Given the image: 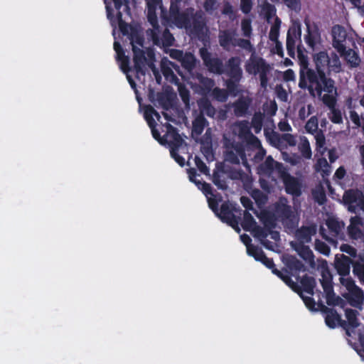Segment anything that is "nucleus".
Returning a JSON list of instances; mask_svg holds the SVG:
<instances>
[{
    "instance_id": "obj_60",
    "label": "nucleus",
    "mask_w": 364,
    "mask_h": 364,
    "mask_svg": "<svg viewBox=\"0 0 364 364\" xmlns=\"http://www.w3.org/2000/svg\"><path fill=\"white\" fill-rule=\"evenodd\" d=\"M200 82L203 90L207 92L212 91L215 85V81L213 79L205 77H202L200 79Z\"/></svg>"
},
{
    "instance_id": "obj_6",
    "label": "nucleus",
    "mask_w": 364,
    "mask_h": 364,
    "mask_svg": "<svg viewBox=\"0 0 364 364\" xmlns=\"http://www.w3.org/2000/svg\"><path fill=\"white\" fill-rule=\"evenodd\" d=\"M275 213L285 227L293 229L297 225L299 220L291 205L284 203H277Z\"/></svg>"
},
{
    "instance_id": "obj_25",
    "label": "nucleus",
    "mask_w": 364,
    "mask_h": 364,
    "mask_svg": "<svg viewBox=\"0 0 364 364\" xmlns=\"http://www.w3.org/2000/svg\"><path fill=\"white\" fill-rule=\"evenodd\" d=\"M326 225L328 229L329 235L333 237H337L340 235L344 225L343 223L335 218H328L326 220Z\"/></svg>"
},
{
    "instance_id": "obj_54",
    "label": "nucleus",
    "mask_w": 364,
    "mask_h": 364,
    "mask_svg": "<svg viewBox=\"0 0 364 364\" xmlns=\"http://www.w3.org/2000/svg\"><path fill=\"white\" fill-rule=\"evenodd\" d=\"M241 28L243 36L245 37L250 38L252 33L251 20L248 18L242 19L241 22Z\"/></svg>"
},
{
    "instance_id": "obj_12",
    "label": "nucleus",
    "mask_w": 364,
    "mask_h": 364,
    "mask_svg": "<svg viewBox=\"0 0 364 364\" xmlns=\"http://www.w3.org/2000/svg\"><path fill=\"white\" fill-rule=\"evenodd\" d=\"M283 182L285 191L287 194H290L296 197L301 196V185L299 180L296 177L287 173L283 177Z\"/></svg>"
},
{
    "instance_id": "obj_42",
    "label": "nucleus",
    "mask_w": 364,
    "mask_h": 364,
    "mask_svg": "<svg viewBox=\"0 0 364 364\" xmlns=\"http://www.w3.org/2000/svg\"><path fill=\"white\" fill-rule=\"evenodd\" d=\"M211 95L213 99L220 102H225L228 98V91L218 87H214L212 90Z\"/></svg>"
},
{
    "instance_id": "obj_4",
    "label": "nucleus",
    "mask_w": 364,
    "mask_h": 364,
    "mask_svg": "<svg viewBox=\"0 0 364 364\" xmlns=\"http://www.w3.org/2000/svg\"><path fill=\"white\" fill-rule=\"evenodd\" d=\"M245 70L249 74L254 75L259 74L261 87L267 88L269 82L268 74L271 67L264 58L252 56L250 62L245 65Z\"/></svg>"
},
{
    "instance_id": "obj_52",
    "label": "nucleus",
    "mask_w": 364,
    "mask_h": 364,
    "mask_svg": "<svg viewBox=\"0 0 364 364\" xmlns=\"http://www.w3.org/2000/svg\"><path fill=\"white\" fill-rule=\"evenodd\" d=\"M197 187L207 198L209 197L208 196H215L213 188L210 183H208L205 181H198L197 183Z\"/></svg>"
},
{
    "instance_id": "obj_40",
    "label": "nucleus",
    "mask_w": 364,
    "mask_h": 364,
    "mask_svg": "<svg viewBox=\"0 0 364 364\" xmlns=\"http://www.w3.org/2000/svg\"><path fill=\"white\" fill-rule=\"evenodd\" d=\"M296 250L299 255L305 261H314V256L313 252L311 250L309 246L301 245L297 248H296Z\"/></svg>"
},
{
    "instance_id": "obj_45",
    "label": "nucleus",
    "mask_w": 364,
    "mask_h": 364,
    "mask_svg": "<svg viewBox=\"0 0 364 364\" xmlns=\"http://www.w3.org/2000/svg\"><path fill=\"white\" fill-rule=\"evenodd\" d=\"M152 114H155L156 116H159V113L154 109L151 106L147 107L144 117L147 122V124L150 129L156 128V123L154 119L152 117Z\"/></svg>"
},
{
    "instance_id": "obj_28",
    "label": "nucleus",
    "mask_w": 364,
    "mask_h": 364,
    "mask_svg": "<svg viewBox=\"0 0 364 364\" xmlns=\"http://www.w3.org/2000/svg\"><path fill=\"white\" fill-rule=\"evenodd\" d=\"M363 195L361 191L350 189L344 193L343 200L345 204L356 203L358 205Z\"/></svg>"
},
{
    "instance_id": "obj_59",
    "label": "nucleus",
    "mask_w": 364,
    "mask_h": 364,
    "mask_svg": "<svg viewBox=\"0 0 364 364\" xmlns=\"http://www.w3.org/2000/svg\"><path fill=\"white\" fill-rule=\"evenodd\" d=\"M315 249L324 255H328L331 251L328 245L319 240H316L315 241Z\"/></svg>"
},
{
    "instance_id": "obj_55",
    "label": "nucleus",
    "mask_w": 364,
    "mask_h": 364,
    "mask_svg": "<svg viewBox=\"0 0 364 364\" xmlns=\"http://www.w3.org/2000/svg\"><path fill=\"white\" fill-rule=\"evenodd\" d=\"M326 303L328 306H337L343 301L342 299L336 296L334 291L326 293Z\"/></svg>"
},
{
    "instance_id": "obj_47",
    "label": "nucleus",
    "mask_w": 364,
    "mask_h": 364,
    "mask_svg": "<svg viewBox=\"0 0 364 364\" xmlns=\"http://www.w3.org/2000/svg\"><path fill=\"white\" fill-rule=\"evenodd\" d=\"M247 253L248 255L254 257L256 261H259L261 258L265 255L262 248L252 245L251 246H248L247 249Z\"/></svg>"
},
{
    "instance_id": "obj_3",
    "label": "nucleus",
    "mask_w": 364,
    "mask_h": 364,
    "mask_svg": "<svg viewBox=\"0 0 364 364\" xmlns=\"http://www.w3.org/2000/svg\"><path fill=\"white\" fill-rule=\"evenodd\" d=\"M179 28H184L198 38L203 36L205 31L207 30L205 14L201 10L194 12L193 9H189L186 21L182 22Z\"/></svg>"
},
{
    "instance_id": "obj_49",
    "label": "nucleus",
    "mask_w": 364,
    "mask_h": 364,
    "mask_svg": "<svg viewBox=\"0 0 364 364\" xmlns=\"http://www.w3.org/2000/svg\"><path fill=\"white\" fill-rule=\"evenodd\" d=\"M337 96L338 95H334V93H326L322 97V101L330 109H334L336 105Z\"/></svg>"
},
{
    "instance_id": "obj_44",
    "label": "nucleus",
    "mask_w": 364,
    "mask_h": 364,
    "mask_svg": "<svg viewBox=\"0 0 364 364\" xmlns=\"http://www.w3.org/2000/svg\"><path fill=\"white\" fill-rule=\"evenodd\" d=\"M281 20L277 17L275 18L274 23L271 26L269 38L273 42H277L279 36V28H280Z\"/></svg>"
},
{
    "instance_id": "obj_30",
    "label": "nucleus",
    "mask_w": 364,
    "mask_h": 364,
    "mask_svg": "<svg viewBox=\"0 0 364 364\" xmlns=\"http://www.w3.org/2000/svg\"><path fill=\"white\" fill-rule=\"evenodd\" d=\"M273 274L277 275L279 279H281L293 291H294L296 293L299 292V286L297 284L296 282H294L291 279L289 275L283 274L282 272L279 269H274Z\"/></svg>"
},
{
    "instance_id": "obj_18",
    "label": "nucleus",
    "mask_w": 364,
    "mask_h": 364,
    "mask_svg": "<svg viewBox=\"0 0 364 364\" xmlns=\"http://www.w3.org/2000/svg\"><path fill=\"white\" fill-rule=\"evenodd\" d=\"M179 1L180 0H178L176 2L171 1L169 9L170 17L178 28L182 22L186 21V16L189 11V9H187L183 12H181L178 4V1Z\"/></svg>"
},
{
    "instance_id": "obj_62",
    "label": "nucleus",
    "mask_w": 364,
    "mask_h": 364,
    "mask_svg": "<svg viewBox=\"0 0 364 364\" xmlns=\"http://www.w3.org/2000/svg\"><path fill=\"white\" fill-rule=\"evenodd\" d=\"M315 200L319 205H323L326 202V195L324 190L321 188V189L316 190L313 193Z\"/></svg>"
},
{
    "instance_id": "obj_37",
    "label": "nucleus",
    "mask_w": 364,
    "mask_h": 364,
    "mask_svg": "<svg viewBox=\"0 0 364 364\" xmlns=\"http://www.w3.org/2000/svg\"><path fill=\"white\" fill-rule=\"evenodd\" d=\"M256 225V221L253 216L247 210L243 214V218L241 222V226L245 231H250Z\"/></svg>"
},
{
    "instance_id": "obj_38",
    "label": "nucleus",
    "mask_w": 364,
    "mask_h": 364,
    "mask_svg": "<svg viewBox=\"0 0 364 364\" xmlns=\"http://www.w3.org/2000/svg\"><path fill=\"white\" fill-rule=\"evenodd\" d=\"M265 135L272 146L282 149L283 146L282 140V134H280L278 132L272 131L271 133H265Z\"/></svg>"
},
{
    "instance_id": "obj_51",
    "label": "nucleus",
    "mask_w": 364,
    "mask_h": 364,
    "mask_svg": "<svg viewBox=\"0 0 364 364\" xmlns=\"http://www.w3.org/2000/svg\"><path fill=\"white\" fill-rule=\"evenodd\" d=\"M282 149L287 148V146H294L296 144V137L289 133L282 134Z\"/></svg>"
},
{
    "instance_id": "obj_23",
    "label": "nucleus",
    "mask_w": 364,
    "mask_h": 364,
    "mask_svg": "<svg viewBox=\"0 0 364 364\" xmlns=\"http://www.w3.org/2000/svg\"><path fill=\"white\" fill-rule=\"evenodd\" d=\"M309 63L306 58L302 57L300 58V70H299V87L301 89H306L307 87V72L312 70L308 67Z\"/></svg>"
},
{
    "instance_id": "obj_36",
    "label": "nucleus",
    "mask_w": 364,
    "mask_h": 364,
    "mask_svg": "<svg viewBox=\"0 0 364 364\" xmlns=\"http://www.w3.org/2000/svg\"><path fill=\"white\" fill-rule=\"evenodd\" d=\"M198 105L200 111V114H203V115L205 114L208 117H214L216 110L209 100H202L199 102Z\"/></svg>"
},
{
    "instance_id": "obj_63",
    "label": "nucleus",
    "mask_w": 364,
    "mask_h": 364,
    "mask_svg": "<svg viewBox=\"0 0 364 364\" xmlns=\"http://www.w3.org/2000/svg\"><path fill=\"white\" fill-rule=\"evenodd\" d=\"M219 199H216V196L208 197V203L209 208L214 212L216 215H218V203L221 200V196H219Z\"/></svg>"
},
{
    "instance_id": "obj_16",
    "label": "nucleus",
    "mask_w": 364,
    "mask_h": 364,
    "mask_svg": "<svg viewBox=\"0 0 364 364\" xmlns=\"http://www.w3.org/2000/svg\"><path fill=\"white\" fill-rule=\"evenodd\" d=\"M353 263L349 257L341 255L340 257H336L335 268L340 276L345 277L350 274V264L353 265Z\"/></svg>"
},
{
    "instance_id": "obj_1",
    "label": "nucleus",
    "mask_w": 364,
    "mask_h": 364,
    "mask_svg": "<svg viewBox=\"0 0 364 364\" xmlns=\"http://www.w3.org/2000/svg\"><path fill=\"white\" fill-rule=\"evenodd\" d=\"M307 87L309 94L314 97L315 92L321 96L323 92L326 93H334L338 95L337 87L334 80L331 78L326 72H321L316 74L314 70H309L307 72Z\"/></svg>"
},
{
    "instance_id": "obj_57",
    "label": "nucleus",
    "mask_w": 364,
    "mask_h": 364,
    "mask_svg": "<svg viewBox=\"0 0 364 364\" xmlns=\"http://www.w3.org/2000/svg\"><path fill=\"white\" fill-rule=\"evenodd\" d=\"M300 297L302 299L304 303L305 304V306L310 310V311H316V309L315 308L316 302L314 298L311 296H304L301 289L299 290V292L298 293Z\"/></svg>"
},
{
    "instance_id": "obj_48",
    "label": "nucleus",
    "mask_w": 364,
    "mask_h": 364,
    "mask_svg": "<svg viewBox=\"0 0 364 364\" xmlns=\"http://www.w3.org/2000/svg\"><path fill=\"white\" fill-rule=\"evenodd\" d=\"M353 273L356 276L361 284H364V262H355L353 264Z\"/></svg>"
},
{
    "instance_id": "obj_53",
    "label": "nucleus",
    "mask_w": 364,
    "mask_h": 364,
    "mask_svg": "<svg viewBox=\"0 0 364 364\" xmlns=\"http://www.w3.org/2000/svg\"><path fill=\"white\" fill-rule=\"evenodd\" d=\"M321 284L325 294L327 292H331L333 290L332 278L331 276H326L324 274H323L322 279H321Z\"/></svg>"
},
{
    "instance_id": "obj_26",
    "label": "nucleus",
    "mask_w": 364,
    "mask_h": 364,
    "mask_svg": "<svg viewBox=\"0 0 364 364\" xmlns=\"http://www.w3.org/2000/svg\"><path fill=\"white\" fill-rule=\"evenodd\" d=\"M192 125V133L200 136L208 125V122L203 114H199L193 121Z\"/></svg>"
},
{
    "instance_id": "obj_13",
    "label": "nucleus",
    "mask_w": 364,
    "mask_h": 364,
    "mask_svg": "<svg viewBox=\"0 0 364 364\" xmlns=\"http://www.w3.org/2000/svg\"><path fill=\"white\" fill-rule=\"evenodd\" d=\"M164 139L166 140L165 144H168L170 149L180 148L184 142L177 129L169 124L167 125V132Z\"/></svg>"
},
{
    "instance_id": "obj_5",
    "label": "nucleus",
    "mask_w": 364,
    "mask_h": 364,
    "mask_svg": "<svg viewBox=\"0 0 364 364\" xmlns=\"http://www.w3.org/2000/svg\"><path fill=\"white\" fill-rule=\"evenodd\" d=\"M199 55L203 60V65L210 73L218 75L225 73V67L223 60L218 57H213L208 48L205 47L200 48L199 49Z\"/></svg>"
},
{
    "instance_id": "obj_29",
    "label": "nucleus",
    "mask_w": 364,
    "mask_h": 364,
    "mask_svg": "<svg viewBox=\"0 0 364 364\" xmlns=\"http://www.w3.org/2000/svg\"><path fill=\"white\" fill-rule=\"evenodd\" d=\"M300 283L303 290L307 294L313 296L314 294V288L316 285V279L313 277L304 275L300 280Z\"/></svg>"
},
{
    "instance_id": "obj_58",
    "label": "nucleus",
    "mask_w": 364,
    "mask_h": 364,
    "mask_svg": "<svg viewBox=\"0 0 364 364\" xmlns=\"http://www.w3.org/2000/svg\"><path fill=\"white\" fill-rule=\"evenodd\" d=\"M265 228H269V235H271L272 239L278 240L279 239V233L277 231L272 230L275 227V223L272 219H268L264 223Z\"/></svg>"
},
{
    "instance_id": "obj_41",
    "label": "nucleus",
    "mask_w": 364,
    "mask_h": 364,
    "mask_svg": "<svg viewBox=\"0 0 364 364\" xmlns=\"http://www.w3.org/2000/svg\"><path fill=\"white\" fill-rule=\"evenodd\" d=\"M175 39L169 29L166 28L161 35V38H159V43L157 46L162 45L164 47H169L173 46Z\"/></svg>"
},
{
    "instance_id": "obj_27",
    "label": "nucleus",
    "mask_w": 364,
    "mask_h": 364,
    "mask_svg": "<svg viewBox=\"0 0 364 364\" xmlns=\"http://www.w3.org/2000/svg\"><path fill=\"white\" fill-rule=\"evenodd\" d=\"M359 313L357 310L352 309H346L345 311V315L347 319V329L356 328L360 326V322L358 318Z\"/></svg>"
},
{
    "instance_id": "obj_8",
    "label": "nucleus",
    "mask_w": 364,
    "mask_h": 364,
    "mask_svg": "<svg viewBox=\"0 0 364 364\" xmlns=\"http://www.w3.org/2000/svg\"><path fill=\"white\" fill-rule=\"evenodd\" d=\"M301 28L299 23H294L289 27L287 34V50L288 55L294 58L295 46L297 40H301Z\"/></svg>"
},
{
    "instance_id": "obj_2",
    "label": "nucleus",
    "mask_w": 364,
    "mask_h": 364,
    "mask_svg": "<svg viewBox=\"0 0 364 364\" xmlns=\"http://www.w3.org/2000/svg\"><path fill=\"white\" fill-rule=\"evenodd\" d=\"M220 46L225 51L230 52L236 47L247 51H254L253 46L249 39L238 38L236 28L220 30L218 33Z\"/></svg>"
},
{
    "instance_id": "obj_20",
    "label": "nucleus",
    "mask_w": 364,
    "mask_h": 364,
    "mask_svg": "<svg viewBox=\"0 0 364 364\" xmlns=\"http://www.w3.org/2000/svg\"><path fill=\"white\" fill-rule=\"evenodd\" d=\"M307 34L304 37L306 43L311 48H314L316 42L320 39L321 34L318 26L314 25L311 27L309 23H306Z\"/></svg>"
},
{
    "instance_id": "obj_43",
    "label": "nucleus",
    "mask_w": 364,
    "mask_h": 364,
    "mask_svg": "<svg viewBox=\"0 0 364 364\" xmlns=\"http://www.w3.org/2000/svg\"><path fill=\"white\" fill-rule=\"evenodd\" d=\"M251 125L256 134H259L261 132L263 125V115L260 112L255 113L253 115Z\"/></svg>"
},
{
    "instance_id": "obj_39",
    "label": "nucleus",
    "mask_w": 364,
    "mask_h": 364,
    "mask_svg": "<svg viewBox=\"0 0 364 364\" xmlns=\"http://www.w3.org/2000/svg\"><path fill=\"white\" fill-rule=\"evenodd\" d=\"M116 16L113 14V9L108 5L106 6V11L107 18L109 20L112 26L116 28L117 23L124 21L122 18V14L120 10H117Z\"/></svg>"
},
{
    "instance_id": "obj_32",
    "label": "nucleus",
    "mask_w": 364,
    "mask_h": 364,
    "mask_svg": "<svg viewBox=\"0 0 364 364\" xmlns=\"http://www.w3.org/2000/svg\"><path fill=\"white\" fill-rule=\"evenodd\" d=\"M181 66L187 71H192L196 65V58L191 53H186L181 61Z\"/></svg>"
},
{
    "instance_id": "obj_33",
    "label": "nucleus",
    "mask_w": 364,
    "mask_h": 364,
    "mask_svg": "<svg viewBox=\"0 0 364 364\" xmlns=\"http://www.w3.org/2000/svg\"><path fill=\"white\" fill-rule=\"evenodd\" d=\"M286 265L289 269L296 272H305L304 264L295 256H289L286 260Z\"/></svg>"
},
{
    "instance_id": "obj_10",
    "label": "nucleus",
    "mask_w": 364,
    "mask_h": 364,
    "mask_svg": "<svg viewBox=\"0 0 364 364\" xmlns=\"http://www.w3.org/2000/svg\"><path fill=\"white\" fill-rule=\"evenodd\" d=\"M159 6L156 5H146L147 7V20L151 25L153 29L151 31V38L154 44L159 43V33H161L160 26L158 21L156 10Z\"/></svg>"
},
{
    "instance_id": "obj_56",
    "label": "nucleus",
    "mask_w": 364,
    "mask_h": 364,
    "mask_svg": "<svg viewBox=\"0 0 364 364\" xmlns=\"http://www.w3.org/2000/svg\"><path fill=\"white\" fill-rule=\"evenodd\" d=\"M331 113L329 115L330 120L334 124H341L343 123L342 114L340 109H331Z\"/></svg>"
},
{
    "instance_id": "obj_21",
    "label": "nucleus",
    "mask_w": 364,
    "mask_h": 364,
    "mask_svg": "<svg viewBox=\"0 0 364 364\" xmlns=\"http://www.w3.org/2000/svg\"><path fill=\"white\" fill-rule=\"evenodd\" d=\"M348 300L350 306L361 309L364 300L363 291L359 287L353 288L349 291Z\"/></svg>"
},
{
    "instance_id": "obj_34",
    "label": "nucleus",
    "mask_w": 364,
    "mask_h": 364,
    "mask_svg": "<svg viewBox=\"0 0 364 364\" xmlns=\"http://www.w3.org/2000/svg\"><path fill=\"white\" fill-rule=\"evenodd\" d=\"M341 55H345L346 60L351 68H356L360 65V58L358 54L353 49H346V52Z\"/></svg>"
},
{
    "instance_id": "obj_9",
    "label": "nucleus",
    "mask_w": 364,
    "mask_h": 364,
    "mask_svg": "<svg viewBox=\"0 0 364 364\" xmlns=\"http://www.w3.org/2000/svg\"><path fill=\"white\" fill-rule=\"evenodd\" d=\"M331 34L333 37V46L340 53L346 52L345 41L347 33L345 28L341 25H335L332 27Z\"/></svg>"
},
{
    "instance_id": "obj_24",
    "label": "nucleus",
    "mask_w": 364,
    "mask_h": 364,
    "mask_svg": "<svg viewBox=\"0 0 364 364\" xmlns=\"http://www.w3.org/2000/svg\"><path fill=\"white\" fill-rule=\"evenodd\" d=\"M328 58L329 63H328L327 74L331 75L332 73L336 74L341 73L342 71V65L338 55L336 53L331 52L328 55Z\"/></svg>"
},
{
    "instance_id": "obj_19",
    "label": "nucleus",
    "mask_w": 364,
    "mask_h": 364,
    "mask_svg": "<svg viewBox=\"0 0 364 364\" xmlns=\"http://www.w3.org/2000/svg\"><path fill=\"white\" fill-rule=\"evenodd\" d=\"M314 60L316 65V74L328 70V63H329L328 54L326 51H320L314 55Z\"/></svg>"
},
{
    "instance_id": "obj_15",
    "label": "nucleus",
    "mask_w": 364,
    "mask_h": 364,
    "mask_svg": "<svg viewBox=\"0 0 364 364\" xmlns=\"http://www.w3.org/2000/svg\"><path fill=\"white\" fill-rule=\"evenodd\" d=\"M132 51L134 54L133 61L134 70L137 74H141L142 75H144L145 70L144 69V66L146 62L145 53L143 50L137 48L134 45L132 46Z\"/></svg>"
},
{
    "instance_id": "obj_35",
    "label": "nucleus",
    "mask_w": 364,
    "mask_h": 364,
    "mask_svg": "<svg viewBox=\"0 0 364 364\" xmlns=\"http://www.w3.org/2000/svg\"><path fill=\"white\" fill-rule=\"evenodd\" d=\"M241 80H236L235 78H229L225 82L226 90L228 91V95H230L232 96H237L240 93V82Z\"/></svg>"
},
{
    "instance_id": "obj_46",
    "label": "nucleus",
    "mask_w": 364,
    "mask_h": 364,
    "mask_svg": "<svg viewBox=\"0 0 364 364\" xmlns=\"http://www.w3.org/2000/svg\"><path fill=\"white\" fill-rule=\"evenodd\" d=\"M305 129L307 133L314 134L318 132V118L316 116H312L306 123Z\"/></svg>"
},
{
    "instance_id": "obj_64",
    "label": "nucleus",
    "mask_w": 364,
    "mask_h": 364,
    "mask_svg": "<svg viewBox=\"0 0 364 364\" xmlns=\"http://www.w3.org/2000/svg\"><path fill=\"white\" fill-rule=\"evenodd\" d=\"M178 149L179 148H171L170 149V154L176 162L183 167L185 165V159L178 154Z\"/></svg>"
},
{
    "instance_id": "obj_14",
    "label": "nucleus",
    "mask_w": 364,
    "mask_h": 364,
    "mask_svg": "<svg viewBox=\"0 0 364 364\" xmlns=\"http://www.w3.org/2000/svg\"><path fill=\"white\" fill-rule=\"evenodd\" d=\"M223 222H225L235 228L237 232H240V228L237 226L238 222L235 216L232 212V210L228 203H223L220 208V213L217 215Z\"/></svg>"
},
{
    "instance_id": "obj_17",
    "label": "nucleus",
    "mask_w": 364,
    "mask_h": 364,
    "mask_svg": "<svg viewBox=\"0 0 364 364\" xmlns=\"http://www.w3.org/2000/svg\"><path fill=\"white\" fill-rule=\"evenodd\" d=\"M282 164L278 161H274L272 156H268L265 161L259 165V173L269 176L272 175L275 168L279 169Z\"/></svg>"
},
{
    "instance_id": "obj_11",
    "label": "nucleus",
    "mask_w": 364,
    "mask_h": 364,
    "mask_svg": "<svg viewBox=\"0 0 364 364\" xmlns=\"http://www.w3.org/2000/svg\"><path fill=\"white\" fill-rule=\"evenodd\" d=\"M241 60L239 57H231L226 63L225 73L230 78H235L236 80L242 77V70L240 67Z\"/></svg>"
},
{
    "instance_id": "obj_31",
    "label": "nucleus",
    "mask_w": 364,
    "mask_h": 364,
    "mask_svg": "<svg viewBox=\"0 0 364 364\" xmlns=\"http://www.w3.org/2000/svg\"><path fill=\"white\" fill-rule=\"evenodd\" d=\"M233 106L236 115L243 116L248 110L250 101L244 97H240L234 103Z\"/></svg>"
},
{
    "instance_id": "obj_61",
    "label": "nucleus",
    "mask_w": 364,
    "mask_h": 364,
    "mask_svg": "<svg viewBox=\"0 0 364 364\" xmlns=\"http://www.w3.org/2000/svg\"><path fill=\"white\" fill-rule=\"evenodd\" d=\"M239 156L235 153L233 150H227L225 153V159L226 161L231 163L232 164H239L240 159Z\"/></svg>"
},
{
    "instance_id": "obj_7",
    "label": "nucleus",
    "mask_w": 364,
    "mask_h": 364,
    "mask_svg": "<svg viewBox=\"0 0 364 364\" xmlns=\"http://www.w3.org/2000/svg\"><path fill=\"white\" fill-rule=\"evenodd\" d=\"M318 305L320 310L326 314L325 323L328 327L335 328L338 325L346 331L347 335L350 336V333L347 329L346 321L341 318L336 310L326 306L321 301L318 302Z\"/></svg>"
},
{
    "instance_id": "obj_22",
    "label": "nucleus",
    "mask_w": 364,
    "mask_h": 364,
    "mask_svg": "<svg viewBox=\"0 0 364 364\" xmlns=\"http://www.w3.org/2000/svg\"><path fill=\"white\" fill-rule=\"evenodd\" d=\"M316 233V227L314 225L302 226L296 232L299 240L302 242L309 243L311 241V237Z\"/></svg>"
},
{
    "instance_id": "obj_50",
    "label": "nucleus",
    "mask_w": 364,
    "mask_h": 364,
    "mask_svg": "<svg viewBox=\"0 0 364 364\" xmlns=\"http://www.w3.org/2000/svg\"><path fill=\"white\" fill-rule=\"evenodd\" d=\"M213 183L221 190H226L228 188V185L225 180L221 178V174L217 171H214L213 173Z\"/></svg>"
}]
</instances>
